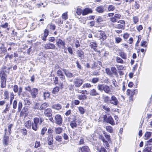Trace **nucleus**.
<instances>
[{"instance_id":"1","label":"nucleus","mask_w":152,"mask_h":152,"mask_svg":"<svg viewBox=\"0 0 152 152\" xmlns=\"http://www.w3.org/2000/svg\"><path fill=\"white\" fill-rule=\"evenodd\" d=\"M43 120L41 118L39 119L38 118H35L34 119V122L31 123V126L32 129L35 131H37L39 129V126L42 123Z\"/></svg>"},{"instance_id":"2","label":"nucleus","mask_w":152,"mask_h":152,"mask_svg":"<svg viewBox=\"0 0 152 152\" xmlns=\"http://www.w3.org/2000/svg\"><path fill=\"white\" fill-rule=\"evenodd\" d=\"M97 88L98 90L101 92L103 91L107 94H109L110 92V89L109 86L104 84H99L97 85Z\"/></svg>"},{"instance_id":"3","label":"nucleus","mask_w":152,"mask_h":152,"mask_svg":"<svg viewBox=\"0 0 152 152\" xmlns=\"http://www.w3.org/2000/svg\"><path fill=\"white\" fill-rule=\"evenodd\" d=\"M6 75L3 71H1L0 73V77L1 78V87L5 88L6 86Z\"/></svg>"},{"instance_id":"4","label":"nucleus","mask_w":152,"mask_h":152,"mask_svg":"<svg viewBox=\"0 0 152 152\" xmlns=\"http://www.w3.org/2000/svg\"><path fill=\"white\" fill-rule=\"evenodd\" d=\"M56 44L59 48H61L62 49H64L65 47V42L60 39H57L56 40Z\"/></svg>"},{"instance_id":"5","label":"nucleus","mask_w":152,"mask_h":152,"mask_svg":"<svg viewBox=\"0 0 152 152\" xmlns=\"http://www.w3.org/2000/svg\"><path fill=\"white\" fill-rule=\"evenodd\" d=\"M74 84L76 87H80L83 83V80L78 78H77L74 80Z\"/></svg>"},{"instance_id":"6","label":"nucleus","mask_w":152,"mask_h":152,"mask_svg":"<svg viewBox=\"0 0 152 152\" xmlns=\"http://www.w3.org/2000/svg\"><path fill=\"white\" fill-rule=\"evenodd\" d=\"M104 118L105 121L107 123H109L112 125L115 124L114 121L111 116H105L104 117Z\"/></svg>"},{"instance_id":"7","label":"nucleus","mask_w":152,"mask_h":152,"mask_svg":"<svg viewBox=\"0 0 152 152\" xmlns=\"http://www.w3.org/2000/svg\"><path fill=\"white\" fill-rule=\"evenodd\" d=\"M55 123L58 125H61L62 122V118L61 115L58 114L55 115Z\"/></svg>"},{"instance_id":"8","label":"nucleus","mask_w":152,"mask_h":152,"mask_svg":"<svg viewBox=\"0 0 152 152\" xmlns=\"http://www.w3.org/2000/svg\"><path fill=\"white\" fill-rule=\"evenodd\" d=\"M118 101L116 97L114 96L113 95L110 99V103L116 106L118 104Z\"/></svg>"},{"instance_id":"9","label":"nucleus","mask_w":152,"mask_h":152,"mask_svg":"<svg viewBox=\"0 0 152 152\" xmlns=\"http://www.w3.org/2000/svg\"><path fill=\"white\" fill-rule=\"evenodd\" d=\"M99 138L103 142V145L105 148L107 149L109 147V145L108 142V141L105 140L104 137L102 135H100Z\"/></svg>"},{"instance_id":"10","label":"nucleus","mask_w":152,"mask_h":152,"mask_svg":"<svg viewBox=\"0 0 152 152\" xmlns=\"http://www.w3.org/2000/svg\"><path fill=\"white\" fill-rule=\"evenodd\" d=\"M31 97L32 98H35L38 93V90L36 88L32 89L30 92Z\"/></svg>"},{"instance_id":"11","label":"nucleus","mask_w":152,"mask_h":152,"mask_svg":"<svg viewBox=\"0 0 152 152\" xmlns=\"http://www.w3.org/2000/svg\"><path fill=\"white\" fill-rule=\"evenodd\" d=\"M55 48V45L51 43L47 44L45 46V48L47 49H54Z\"/></svg>"},{"instance_id":"12","label":"nucleus","mask_w":152,"mask_h":152,"mask_svg":"<svg viewBox=\"0 0 152 152\" xmlns=\"http://www.w3.org/2000/svg\"><path fill=\"white\" fill-rule=\"evenodd\" d=\"M107 37V36L105 33L103 31H101L99 34V39L103 41L105 40Z\"/></svg>"},{"instance_id":"13","label":"nucleus","mask_w":152,"mask_h":152,"mask_svg":"<svg viewBox=\"0 0 152 152\" xmlns=\"http://www.w3.org/2000/svg\"><path fill=\"white\" fill-rule=\"evenodd\" d=\"M9 137L7 136H4L3 137V143L4 146H7L8 145Z\"/></svg>"},{"instance_id":"14","label":"nucleus","mask_w":152,"mask_h":152,"mask_svg":"<svg viewBox=\"0 0 152 152\" xmlns=\"http://www.w3.org/2000/svg\"><path fill=\"white\" fill-rule=\"evenodd\" d=\"M92 12V10L91 9L86 8L83 10L82 15H85Z\"/></svg>"},{"instance_id":"15","label":"nucleus","mask_w":152,"mask_h":152,"mask_svg":"<svg viewBox=\"0 0 152 152\" xmlns=\"http://www.w3.org/2000/svg\"><path fill=\"white\" fill-rule=\"evenodd\" d=\"M44 114L46 116H50L52 114L51 110L50 108L47 109L44 112Z\"/></svg>"},{"instance_id":"16","label":"nucleus","mask_w":152,"mask_h":152,"mask_svg":"<svg viewBox=\"0 0 152 152\" xmlns=\"http://www.w3.org/2000/svg\"><path fill=\"white\" fill-rule=\"evenodd\" d=\"M62 106L59 104H55L52 106V108L57 110H59L61 109Z\"/></svg>"},{"instance_id":"17","label":"nucleus","mask_w":152,"mask_h":152,"mask_svg":"<svg viewBox=\"0 0 152 152\" xmlns=\"http://www.w3.org/2000/svg\"><path fill=\"white\" fill-rule=\"evenodd\" d=\"M90 95L92 96H96L99 95V93L95 89L91 90L90 91Z\"/></svg>"},{"instance_id":"18","label":"nucleus","mask_w":152,"mask_h":152,"mask_svg":"<svg viewBox=\"0 0 152 152\" xmlns=\"http://www.w3.org/2000/svg\"><path fill=\"white\" fill-rule=\"evenodd\" d=\"M77 96V98L80 100H85L87 99V96L84 94L78 95Z\"/></svg>"},{"instance_id":"19","label":"nucleus","mask_w":152,"mask_h":152,"mask_svg":"<svg viewBox=\"0 0 152 152\" xmlns=\"http://www.w3.org/2000/svg\"><path fill=\"white\" fill-rule=\"evenodd\" d=\"M48 143L49 145H51L53 143V139L52 135H50L48 137Z\"/></svg>"},{"instance_id":"20","label":"nucleus","mask_w":152,"mask_h":152,"mask_svg":"<svg viewBox=\"0 0 152 152\" xmlns=\"http://www.w3.org/2000/svg\"><path fill=\"white\" fill-rule=\"evenodd\" d=\"M49 106V104H48L45 102L42 104L40 106L39 109L41 110H45L47 107Z\"/></svg>"},{"instance_id":"21","label":"nucleus","mask_w":152,"mask_h":152,"mask_svg":"<svg viewBox=\"0 0 152 152\" xmlns=\"http://www.w3.org/2000/svg\"><path fill=\"white\" fill-rule=\"evenodd\" d=\"M7 51L6 48L4 46V45H2V46L0 47V53L2 55H4Z\"/></svg>"},{"instance_id":"22","label":"nucleus","mask_w":152,"mask_h":152,"mask_svg":"<svg viewBox=\"0 0 152 152\" xmlns=\"http://www.w3.org/2000/svg\"><path fill=\"white\" fill-rule=\"evenodd\" d=\"M63 71L64 72L65 75L67 77H73V74L68 71L66 70V69H63Z\"/></svg>"},{"instance_id":"23","label":"nucleus","mask_w":152,"mask_h":152,"mask_svg":"<svg viewBox=\"0 0 152 152\" xmlns=\"http://www.w3.org/2000/svg\"><path fill=\"white\" fill-rule=\"evenodd\" d=\"M49 31L47 29L45 30L44 33V36L42 37V39L44 41H45L46 40V38L48 35Z\"/></svg>"},{"instance_id":"24","label":"nucleus","mask_w":152,"mask_h":152,"mask_svg":"<svg viewBox=\"0 0 152 152\" xmlns=\"http://www.w3.org/2000/svg\"><path fill=\"white\" fill-rule=\"evenodd\" d=\"M10 104H9V103H7L6 105V107L5 109L3 110V113H6L7 112L9 111L10 110Z\"/></svg>"},{"instance_id":"25","label":"nucleus","mask_w":152,"mask_h":152,"mask_svg":"<svg viewBox=\"0 0 152 152\" xmlns=\"http://www.w3.org/2000/svg\"><path fill=\"white\" fill-rule=\"evenodd\" d=\"M25 126L27 128L29 129L31 128V121L30 120L27 121L24 124Z\"/></svg>"},{"instance_id":"26","label":"nucleus","mask_w":152,"mask_h":152,"mask_svg":"<svg viewBox=\"0 0 152 152\" xmlns=\"http://www.w3.org/2000/svg\"><path fill=\"white\" fill-rule=\"evenodd\" d=\"M77 53V56L80 58H83L84 56V53L82 51L78 50Z\"/></svg>"},{"instance_id":"27","label":"nucleus","mask_w":152,"mask_h":152,"mask_svg":"<svg viewBox=\"0 0 152 152\" xmlns=\"http://www.w3.org/2000/svg\"><path fill=\"white\" fill-rule=\"evenodd\" d=\"M82 152H89V149L88 147L86 146L83 147L81 148Z\"/></svg>"},{"instance_id":"28","label":"nucleus","mask_w":152,"mask_h":152,"mask_svg":"<svg viewBox=\"0 0 152 152\" xmlns=\"http://www.w3.org/2000/svg\"><path fill=\"white\" fill-rule=\"evenodd\" d=\"M62 129L61 127H56L55 128L56 133L57 134H60L62 132Z\"/></svg>"},{"instance_id":"29","label":"nucleus","mask_w":152,"mask_h":152,"mask_svg":"<svg viewBox=\"0 0 152 152\" xmlns=\"http://www.w3.org/2000/svg\"><path fill=\"white\" fill-rule=\"evenodd\" d=\"M70 125L71 127L72 128L76 127L77 126L76 121L75 120H73L70 123Z\"/></svg>"},{"instance_id":"30","label":"nucleus","mask_w":152,"mask_h":152,"mask_svg":"<svg viewBox=\"0 0 152 152\" xmlns=\"http://www.w3.org/2000/svg\"><path fill=\"white\" fill-rule=\"evenodd\" d=\"M89 46L91 48L95 50L96 48L97 47L96 43L94 42H91L90 43Z\"/></svg>"},{"instance_id":"31","label":"nucleus","mask_w":152,"mask_h":152,"mask_svg":"<svg viewBox=\"0 0 152 152\" xmlns=\"http://www.w3.org/2000/svg\"><path fill=\"white\" fill-rule=\"evenodd\" d=\"M120 56L124 59H126V53L123 52H121L119 53Z\"/></svg>"},{"instance_id":"32","label":"nucleus","mask_w":152,"mask_h":152,"mask_svg":"<svg viewBox=\"0 0 152 152\" xmlns=\"http://www.w3.org/2000/svg\"><path fill=\"white\" fill-rule=\"evenodd\" d=\"M103 7L102 6H100L97 7L96 11L99 13H102L104 11Z\"/></svg>"},{"instance_id":"33","label":"nucleus","mask_w":152,"mask_h":152,"mask_svg":"<svg viewBox=\"0 0 152 152\" xmlns=\"http://www.w3.org/2000/svg\"><path fill=\"white\" fill-rule=\"evenodd\" d=\"M110 98L108 96H104L103 97V99L104 102L107 103H110Z\"/></svg>"},{"instance_id":"34","label":"nucleus","mask_w":152,"mask_h":152,"mask_svg":"<svg viewBox=\"0 0 152 152\" xmlns=\"http://www.w3.org/2000/svg\"><path fill=\"white\" fill-rule=\"evenodd\" d=\"M152 133L150 132H146L145 135V140L148 139L151 136Z\"/></svg>"},{"instance_id":"35","label":"nucleus","mask_w":152,"mask_h":152,"mask_svg":"<svg viewBox=\"0 0 152 152\" xmlns=\"http://www.w3.org/2000/svg\"><path fill=\"white\" fill-rule=\"evenodd\" d=\"M115 9V6L113 5H109L107 7L108 10L109 11H113Z\"/></svg>"},{"instance_id":"36","label":"nucleus","mask_w":152,"mask_h":152,"mask_svg":"<svg viewBox=\"0 0 152 152\" xmlns=\"http://www.w3.org/2000/svg\"><path fill=\"white\" fill-rule=\"evenodd\" d=\"M92 86L90 83H84L83 84L82 86V87L83 88H91Z\"/></svg>"},{"instance_id":"37","label":"nucleus","mask_w":152,"mask_h":152,"mask_svg":"<svg viewBox=\"0 0 152 152\" xmlns=\"http://www.w3.org/2000/svg\"><path fill=\"white\" fill-rule=\"evenodd\" d=\"M59 91V88L58 87H56L54 88L52 91V93L53 94H57Z\"/></svg>"},{"instance_id":"38","label":"nucleus","mask_w":152,"mask_h":152,"mask_svg":"<svg viewBox=\"0 0 152 152\" xmlns=\"http://www.w3.org/2000/svg\"><path fill=\"white\" fill-rule=\"evenodd\" d=\"M76 90L77 93L82 94H84L87 92V91L86 90H80L78 88L76 89Z\"/></svg>"},{"instance_id":"39","label":"nucleus","mask_w":152,"mask_h":152,"mask_svg":"<svg viewBox=\"0 0 152 152\" xmlns=\"http://www.w3.org/2000/svg\"><path fill=\"white\" fill-rule=\"evenodd\" d=\"M43 96L44 99H45L47 98H49L50 96V94L48 92H45L43 93Z\"/></svg>"},{"instance_id":"40","label":"nucleus","mask_w":152,"mask_h":152,"mask_svg":"<svg viewBox=\"0 0 152 152\" xmlns=\"http://www.w3.org/2000/svg\"><path fill=\"white\" fill-rule=\"evenodd\" d=\"M126 94L127 95L130 96L131 97L134 95L132 90H131L129 89L127 90Z\"/></svg>"},{"instance_id":"41","label":"nucleus","mask_w":152,"mask_h":152,"mask_svg":"<svg viewBox=\"0 0 152 152\" xmlns=\"http://www.w3.org/2000/svg\"><path fill=\"white\" fill-rule=\"evenodd\" d=\"M106 129L107 130L110 132L112 133L113 132V130L112 127L110 126H107L106 127Z\"/></svg>"},{"instance_id":"42","label":"nucleus","mask_w":152,"mask_h":152,"mask_svg":"<svg viewBox=\"0 0 152 152\" xmlns=\"http://www.w3.org/2000/svg\"><path fill=\"white\" fill-rule=\"evenodd\" d=\"M115 40L116 43H119L122 41V39L120 37H116L115 38Z\"/></svg>"},{"instance_id":"43","label":"nucleus","mask_w":152,"mask_h":152,"mask_svg":"<svg viewBox=\"0 0 152 152\" xmlns=\"http://www.w3.org/2000/svg\"><path fill=\"white\" fill-rule=\"evenodd\" d=\"M4 95L5 96V99H8L9 98V92L7 90H5L4 93Z\"/></svg>"},{"instance_id":"44","label":"nucleus","mask_w":152,"mask_h":152,"mask_svg":"<svg viewBox=\"0 0 152 152\" xmlns=\"http://www.w3.org/2000/svg\"><path fill=\"white\" fill-rule=\"evenodd\" d=\"M105 72L106 73L109 75L111 76L112 75V73L110 71L109 69L107 68L105 69Z\"/></svg>"},{"instance_id":"45","label":"nucleus","mask_w":152,"mask_h":152,"mask_svg":"<svg viewBox=\"0 0 152 152\" xmlns=\"http://www.w3.org/2000/svg\"><path fill=\"white\" fill-rule=\"evenodd\" d=\"M83 10L80 8H78L76 10V13L78 15H80L82 14Z\"/></svg>"},{"instance_id":"46","label":"nucleus","mask_w":152,"mask_h":152,"mask_svg":"<svg viewBox=\"0 0 152 152\" xmlns=\"http://www.w3.org/2000/svg\"><path fill=\"white\" fill-rule=\"evenodd\" d=\"M116 61L118 63L123 64L124 63L123 61L121 58L118 57H116Z\"/></svg>"},{"instance_id":"47","label":"nucleus","mask_w":152,"mask_h":152,"mask_svg":"<svg viewBox=\"0 0 152 152\" xmlns=\"http://www.w3.org/2000/svg\"><path fill=\"white\" fill-rule=\"evenodd\" d=\"M47 27L50 29L53 30H55L56 28V26L55 25L48 24Z\"/></svg>"},{"instance_id":"48","label":"nucleus","mask_w":152,"mask_h":152,"mask_svg":"<svg viewBox=\"0 0 152 152\" xmlns=\"http://www.w3.org/2000/svg\"><path fill=\"white\" fill-rule=\"evenodd\" d=\"M133 20L134 24H136L139 21V19L137 16H134L133 18Z\"/></svg>"},{"instance_id":"49","label":"nucleus","mask_w":152,"mask_h":152,"mask_svg":"<svg viewBox=\"0 0 152 152\" xmlns=\"http://www.w3.org/2000/svg\"><path fill=\"white\" fill-rule=\"evenodd\" d=\"M151 147H147L144 149L142 152H152Z\"/></svg>"},{"instance_id":"50","label":"nucleus","mask_w":152,"mask_h":152,"mask_svg":"<svg viewBox=\"0 0 152 152\" xmlns=\"http://www.w3.org/2000/svg\"><path fill=\"white\" fill-rule=\"evenodd\" d=\"M111 70L112 74L114 73L115 75L117 74V70L115 67H112L111 68Z\"/></svg>"},{"instance_id":"51","label":"nucleus","mask_w":152,"mask_h":152,"mask_svg":"<svg viewBox=\"0 0 152 152\" xmlns=\"http://www.w3.org/2000/svg\"><path fill=\"white\" fill-rule=\"evenodd\" d=\"M14 98V95L13 94V93H12L10 94V103H9V104H10L11 105V104L12 100Z\"/></svg>"},{"instance_id":"52","label":"nucleus","mask_w":152,"mask_h":152,"mask_svg":"<svg viewBox=\"0 0 152 152\" xmlns=\"http://www.w3.org/2000/svg\"><path fill=\"white\" fill-rule=\"evenodd\" d=\"M102 108L104 109L105 111L107 112L110 111V109L107 106L103 105L102 106Z\"/></svg>"},{"instance_id":"53","label":"nucleus","mask_w":152,"mask_h":152,"mask_svg":"<svg viewBox=\"0 0 152 152\" xmlns=\"http://www.w3.org/2000/svg\"><path fill=\"white\" fill-rule=\"evenodd\" d=\"M115 66H116L118 69L119 70H122L124 69V67L123 65H116Z\"/></svg>"},{"instance_id":"54","label":"nucleus","mask_w":152,"mask_h":152,"mask_svg":"<svg viewBox=\"0 0 152 152\" xmlns=\"http://www.w3.org/2000/svg\"><path fill=\"white\" fill-rule=\"evenodd\" d=\"M55 139L56 141L58 142H60L62 141V138L61 136L58 135L56 136Z\"/></svg>"},{"instance_id":"55","label":"nucleus","mask_w":152,"mask_h":152,"mask_svg":"<svg viewBox=\"0 0 152 152\" xmlns=\"http://www.w3.org/2000/svg\"><path fill=\"white\" fill-rule=\"evenodd\" d=\"M62 18L63 19H64L65 20H66L67 19L68 17L67 12H65L62 14Z\"/></svg>"},{"instance_id":"56","label":"nucleus","mask_w":152,"mask_h":152,"mask_svg":"<svg viewBox=\"0 0 152 152\" xmlns=\"http://www.w3.org/2000/svg\"><path fill=\"white\" fill-rule=\"evenodd\" d=\"M151 30V27H149L148 28V30H147L146 33L147 34V37H148L150 34V33Z\"/></svg>"},{"instance_id":"57","label":"nucleus","mask_w":152,"mask_h":152,"mask_svg":"<svg viewBox=\"0 0 152 152\" xmlns=\"http://www.w3.org/2000/svg\"><path fill=\"white\" fill-rule=\"evenodd\" d=\"M129 33H126L124 34L123 37L124 39H126L129 37Z\"/></svg>"},{"instance_id":"58","label":"nucleus","mask_w":152,"mask_h":152,"mask_svg":"<svg viewBox=\"0 0 152 152\" xmlns=\"http://www.w3.org/2000/svg\"><path fill=\"white\" fill-rule=\"evenodd\" d=\"M99 81L98 78H94L92 79L91 82L94 83H96Z\"/></svg>"},{"instance_id":"59","label":"nucleus","mask_w":152,"mask_h":152,"mask_svg":"<svg viewBox=\"0 0 152 152\" xmlns=\"http://www.w3.org/2000/svg\"><path fill=\"white\" fill-rule=\"evenodd\" d=\"M47 130V129L46 127L43 128L41 130V134L43 135L45 134Z\"/></svg>"},{"instance_id":"60","label":"nucleus","mask_w":152,"mask_h":152,"mask_svg":"<svg viewBox=\"0 0 152 152\" xmlns=\"http://www.w3.org/2000/svg\"><path fill=\"white\" fill-rule=\"evenodd\" d=\"M40 146V142L36 141L35 143V145L34 146V147L35 148H37L39 147Z\"/></svg>"},{"instance_id":"61","label":"nucleus","mask_w":152,"mask_h":152,"mask_svg":"<svg viewBox=\"0 0 152 152\" xmlns=\"http://www.w3.org/2000/svg\"><path fill=\"white\" fill-rule=\"evenodd\" d=\"M136 28L139 31H140L141 30H142L143 27L142 25H140L136 27Z\"/></svg>"},{"instance_id":"62","label":"nucleus","mask_w":152,"mask_h":152,"mask_svg":"<svg viewBox=\"0 0 152 152\" xmlns=\"http://www.w3.org/2000/svg\"><path fill=\"white\" fill-rule=\"evenodd\" d=\"M81 114H83L85 112L83 108L82 107H80L78 108Z\"/></svg>"},{"instance_id":"63","label":"nucleus","mask_w":152,"mask_h":152,"mask_svg":"<svg viewBox=\"0 0 152 152\" xmlns=\"http://www.w3.org/2000/svg\"><path fill=\"white\" fill-rule=\"evenodd\" d=\"M114 17L116 19H120L121 17V15L119 14H116L114 15Z\"/></svg>"},{"instance_id":"64","label":"nucleus","mask_w":152,"mask_h":152,"mask_svg":"<svg viewBox=\"0 0 152 152\" xmlns=\"http://www.w3.org/2000/svg\"><path fill=\"white\" fill-rule=\"evenodd\" d=\"M146 144L147 145H152V138L147 142Z\"/></svg>"}]
</instances>
